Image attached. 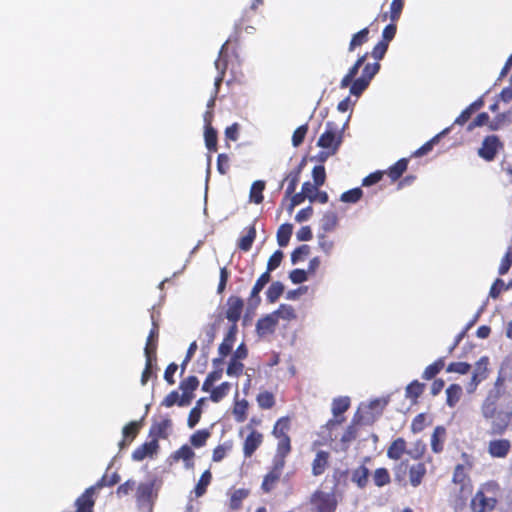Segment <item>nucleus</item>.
I'll list each match as a JSON object with an SVG mask.
<instances>
[{
	"instance_id": "bb28decb",
	"label": "nucleus",
	"mask_w": 512,
	"mask_h": 512,
	"mask_svg": "<svg viewBox=\"0 0 512 512\" xmlns=\"http://www.w3.org/2000/svg\"><path fill=\"white\" fill-rule=\"evenodd\" d=\"M446 436V430L443 426H437L431 437V448L433 452L440 453L443 450V442Z\"/></svg>"
},
{
	"instance_id": "6ab92c4d",
	"label": "nucleus",
	"mask_w": 512,
	"mask_h": 512,
	"mask_svg": "<svg viewBox=\"0 0 512 512\" xmlns=\"http://www.w3.org/2000/svg\"><path fill=\"white\" fill-rule=\"evenodd\" d=\"M337 501L333 494L319 493L317 508L319 512H335Z\"/></svg>"
},
{
	"instance_id": "13d9d810",
	"label": "nucleus",
	"mask_w": 512,
	"mask_h": 512,
	"mask_svg": "<svg viewBox=\"0 0 512 512\" xmlns=\"http://www.w3.org/2000/svg\"><path fill=\"white\" fill-rule=\"evenodd\" d=\"M230 169V157L221 153L217 157V170L221 175H226Z\"/></svg>"
},
{
	"instance_id": "a211bd4d",
	"label": "nucleus",
	"mask_w": 512,
	"mask_h": 512,
	"mask_svg": "<svg viewBox=\"0 0 512 512\" xmlns=\"http://www.w3.org/2000/svg\"><path fill=\"white\" fill-rule=\"evenodd\" d=\"M245 230L246 234L239 238L237 247L243 252H248L252 248L257 232L254 224L250 225Z\"/></svg>"
},
{
	"instance_id": "5fc2aeb1",
	"label": "nucleus",
	"mask_w": 512,
	"mask_h": 512,
	"mask_svg": "<svg viewBox=\"0 0 512 512\" xmlns=\"http://www.w3.org/2000/svg\"><path fill=\"white\" fill-rule=\"evenodd\" d=\"M310 253V247L306 244H303L296 249L293 250L291 253V262L293 264H296L297 262L303 260L306 256H308Z\"/></svg>"
},
{
	"instance_id": "412c9836",
	"label": "nucleus",
	"mask_w": 512,
	"mask_h": 512,
	"mask_svg": "<svg viewBox=\"0 0 512 512\" xmlns=\"http://www.w3.org/2000/svg\"><path fill=\"white\" fill-rule=\"evenodd\" d=\"M329 456V452L322 450L317 452L316 457L312 463V474L314 476H319L324 473L328 465Z\"/></svg>"
},
{
	"instance_id": "603ef678",
	"label": "nucleus",
	"mask_w": 512,
	"mask_h": 512,
	"mask_svg": "<svg viewBox=\"0 0 512 512\" xmlns=\"http://www.w3.org/2000/svg\"><path fill=\"white\" fill-rule=\"evenodd\" d=\"M308 132V125L304 124L295 129L292 135V144L294 147L300 146Z\"/></svg>"
},
{
	"instance_id": "09e8293b",
	"label": "nucleus",
	"mask_w": 512,
	"mask_h": 512,
	"mask_svg": "<svg viewBox=\"0 0 512 512\" xmlns=\"http://www.w3.org/2000/svg\"><path fill=\"white\" fill-rule=\"evenodd\" d=\"M489 122H490V116L488 115V113L486 112H481L479 113L474 119L473 121H471L469 124H468V127H467V130L468 131H472L474 130L476 127H481V126H484V125H487L489 127Z\"/></svg>"
},
{
	"instance_id": "b1692460",
	"label": "nucleus",
	"mask_w": 512,
	"mask_h": 512,
	"mask_svg": "<svg viewBox=\"0 0 512 512\" xmlns=\"http://www.w3.org/2000/svg\"><path fill=\"white\" fill-rule=\"evenodd\" d=\"M369 33V28L365 27L357 33L353 34L349 42L348 51L353 52L356 50V48L367 43L369 41Z\"/></svg>"
},
{
	"instance_id": "39448f33",
	"label": "nucleus",
	"mask_w": 512,
	"mask_h": 512,
	"mask_svg": "<svg viewBox=\"0 0 512 512\" xmlns=\"http://www.w3.org/2000/svg\"><path fill=\"white\" fill-rule=\"evenodd\" d=\"M503 149V143L498 135L491 134L484 137L478 148V156L487 162L493 161L498 152Z\"/></svg>"
},
{
	"instance_id": "7c9ffc66",
	"label": "nucleus",
	"mask_w": 512,
	"mask_h": 512,
	"mask_svg": "<svg viewBox=\"0 0 512 512\" xmlns=\"http://www.w3.org/2000/svg\"><path fill=\"white\" fill-rule=\"evenodd\" d=\"M426 473V467L423 463H418L409 468L410 483L417 487L420 485L423 476Z\"/></svg>"
},
{
	"instance_id": "72a5a7b5",
	"label": "nucleus",
	"mask_w": 512,
	"mask_h": 512,
	"mask_svg": "<svg viewBox=\"0 0 512 512\" xmlns=\"http://www.w3.org/2000/svg\"><path fill=\"white\" fill-rule=\"evenodd\" d=\"M461 394H462L461 386L458 385V384H451L446 389V395H447L446 403H447V405L449 407H454L458 403V401L460 400Z\"/></svg>"
},
{
	"instance_id": "8fccbe9b",
	"label": "nucleus",
	"mask_w": 512,
	"mask_h": 512,
	"mask_svg": "<svg viewBox=\"0 0 512 512\" xmlns=\"http://www.w3.org/2000/svg\"><path fill=\"white\" fill-rule=\"evenodd\" d=\"M512 266V246H510L505 255L503 256L501 263L498 268V273L500 275H505L508 273L509 269Z\"/></svg>"
},
{
	"instance_id": "de8ad7c7",
	"label": "nucleus",
	"mask_w": 512,
	"mask_h": 512,
	"mask_svg": "<svg viewBox=\"0 0 512 512\" xmlns=\"http://www.w3.org/2000/svg\"><path fill=\"white\" fill-rule=\"evenodd\" d=\"M445 131H443L442 133L434 136L432 139H430L429 141H427L425 144H423L420 148H418L414 153L413 155L415 157H421L423 155H426L427 153H429L433 146L438 143L439 139H440V136L442 134H444Z\"/></svg>"
},
{
	"instance_id": "680f3d73",
	"label": "nucleus",
	"mask_w": 512,
	"mask_h": 512,
	"mask_svg": "<svg viewBox=\"0 0 512 512\" xmlns=\"http://www.w3.org/2000/svg\"><path fill=\"white\" fill-rule=\"evenodd\" d=\"M199 385V380L196 376H189L188 378H186L185 380H183L181 383H180V389L183 391V392H191L193 393L194 390L197 389Z\"/></svg>"
},
{
	"instance_id": "49530a36",
	"label": "nucleus",
	"mask_w": 512,
	"mask_h": 512,
	"mask_svg": "<svg viewBox=\"0 0 512 512\" xmlns=\"http://www.w3.org/2000/svg\"><path fill=\"white\" fill-rule=\"evenodd\" d=\"M509 119L507 113H499L489 122V130L497 131L508 124Z\"/></svg>"
},
{
	"instance_id": "bf43d9fd",
	"label": "nucleus",
	"mask_w": 512,
	"mask_h": 512,
	"mask_svg": "<svg viewBox=\"0 0 512 512\" xmlns=\"http://www.w3.org/2000/svg\"><path fill=\"white\" fill-rule=\"evenodd\" d=\"M389 44L379 41L372 49L371 56L376 60V62H379L383 57L385 56L387 50H388Z\"/></svg>"
},
{
	"instance_id": "f257e3e1",
	"label": "nucleus",
	"mask_w": 512,
	"mask_h": 512,
	"mask_svg": "<svg viewBox=\"0 0 512 512\" xmlns=\"http://www.w3.org/2000/svg\"><path fill=\"white\" fill-rule=\"evenodd\" d=\"M367 57L368 53L359 56L340 81V87H350V93L354 96H360L380 70L379 62L365 63Z\"/></svg>"
},
{
	"instance_id": "4c0bfd02",
	"label": "nucleus",
	"mask_w": 512,
	"mask_h": 512,
	"mask_svg": "<svg viewBox=\"0 0 512 512\" xmlns=\"http://www.w3.org/2000/svg\"><path fill=\"white\" fill-rule=\"evenodd\" d=\"M424 388L425 384L414 380L405 389L406 397L416 400L423 393Z\"/></svg>"
},
{
	"instance_id": "f8f14e48",
	"label": "nucleus",
	"mask_w": 512,
	"mask_h": 512,
	"mask_svg": "<svg viewBox=\"0 0 512 512\" xmlns=\"http://www.w3.org/2000/svg\"><path fill=\"white\" fill-rule=\"evenodd\" d=\"M511 449V442L508 439L492 440L488 444V452L492 457L504 458Z\"/></svg>"
},
{
	"instance_id": "69168bd1",
	"label": "nucleus",
	"mask_w": 512,
	"mask_h": 512,
	"mask_svg": "<svg viewBox=\"0 0 512 512\" xmlns=\"http://www.w3.org/2000/svg\"><path fill=\"white\" fill-rule=\"evenodd\" d=\"M244 365L239 361V359L231 358L230 363L227 367V375L229 376H239L243 371Z\"/></svg>"
},
{
	"instance_id": "c9c22d12",
	"label": "nucleus",
	"mask_w": 512,
	"mask_h": 512,
	"mask_svg": "<svg viewBox=\"0 0 512 512\" xmlns=\"http://www.w3.org/2000/svg\"><path fill=\"white\" fill-rule=\"evenodd\" d=\"M211 479V472L209 470L204 471L194 489L196 497H201L206 493V489L210 484Z\"/></svg>"
},
{
	"instance_id": "1a4fd4ad",
	"label": "nucleus",
	"mask_w": 512,
	"mask_h": 512,
	"mask_svg": "<svg viewBox=\"0 0 512 512\" xmlns=\"http://www.w3.org/2000/svg\"><path fill=\"white\" fill-rule=\"evenodd\" d=\"M244 311V301L241 297L231 295L225 304V316L227 320H240Z\"/></svg>"
},
{
	"instance_id": "58836bf2",
	"label": "nucleus",
	"mask_w": 512,
	"mask_h": 512,
	"mask_svg": "<svg viewBox=\"0 0 512 512\" xmlns=\"http://www.w3.org/2000/svg\"><path fill=\"white\" fill-rule=\"evenodd\" d=\"M350 406V399L349 397H340L334 399L332 403V412L334 416L341 415L344 413Z\"/></svg>"
},
{
	"instance_id": "f3484780",
	"label": "nucleus",
	"mask_w": 512,
	"mask_h": 512,
	"mask_svg": "<svg viewBox=\"0 0 512 512\" xmlns=\"http://www.w3.org/2000/svg\"><path fill=\"white\" fill-rule=\"evenodd\" d=\"M380 415H377L374 410H368V405L360 407L354 415L353 422L363 425H371Z\"/></svg>"
},
{
	"instance_id": "6e6552de",
	"label": "nucleus",
	"mask_w": 512,
	"mask_h": 512,
	"mask_svg": "<svg viewBox=\"0 0 512 512\" xmlns=\"http://www.w3.org/2000/svg\"><path fill=\"white\" fill-rule=\"evenodd\" d=\"M489 358L486 356L481 357L475 364L471 381L467 385V392L473 393L479 383L485 380L488 376Z\"/></svg>"
},
{
	"instance_id": "dca6fc26",
	"label": "nucleus",
	"mask_w": 512,
	"mask_h": 512,
	"mask_svg": "<svg viewBox=\"0 0 512 512\" xmlns=\"http://www.w3.org/2000/svg\"><path fill=\"white\" fill-rule=\"evenodd\" d=\"M154 481L141 483L137 487V501L141 506L150 505L153 493Z\"/></svg>"
},
{
	"instance_id": "79ce46f5",
	"label": "nucleus",
	"mask_w": 512,
	"mask_h": 512,
	"mask_svg": "<svg viewBox=\"0 0 512 512\" xmlns=\"http://www.w3.org/2000/svg\"><path fill=\"white\" fill-rule=\"evenodd\" d=\"M373 481L376 486L383 487L390 483V475L386 468H378L373 474Z\"/></svg>"
},
{
	"instance_id": "20e7f679",
	"label": "nucleus",
	"mask_w": 512,
	"mask_h": 512,
	"mask_svg": "<svg viewBox=\"0 0 512 512\" xmlns=\"http://www.w3.org/2000/svg\"><path fill=\"white\" fill-rule=\"evenodd\" d=\"M484 418L491 421V435H503L509 427L512 429V396H505L503 407Z\"/></svg>"
},
{
	"instance_id": "4be33fe9",
	"label": "nucleus",
	"mask_w": 512,
	"mask_h": 512,
	"mask_svg": "<svg viewBox=\"0 0 512 512\" xmlns=\"http://www.w3.org/2000/svg\"><path fill=\"white\" fill-rule=\"evenodd\" d=\"M172 426V422L170 419L166 418L162 420L161 422H155L152 424L149 435L153 437L154 439L157 438H167V430L170 429Z\"/></svg>"
},
{
	"instance_id": "0eeeda50",
	"label": "nucleus",
	"mask_w": 512,
	"mask_h": 512,
	"mask_svg": "<svg viewBox=\"0 0 512 512\" xmlns=\"http://www.w3.org/2000/svg\"><path fill=\"white\" fill-rule=\"evenodd\" d=\"M270 274L268 272L262 273L259 278L256 280L248 300V307L245 311L243 320H249L252 318V310L257 307L261 301V298L259 296L262 289L265 287V285L270 281Z\"/></svg>"
},
{
	"instance_id": "c756f323",
	"label": "nucleus",
	"mask_w": 512,
	"mask_h": 512,
	"mask_svg": "<svg viewBox=\"0 0 512 512\" xmlns=\"http://www.w3.org/2000/svg\"><path fill=\"white\" fill-rule=\"evenodd\" d=\"M293 232V226L289 223H284L280 225V227L277 230V242L278 245L281 247H285L288 245L291 235Z\"/></svg>"
},
{
	"instance_id": "338daca9",
	"label": "nucleus",
	"mask_w": 512,
	"mask_h": 512,
	"mask_svg": "<svg viewBox=\"0 0 512 512\" xmlns=\"http://www.w3.org/2000/svg\"><path fill=\"white\" fill-rule=\"evenodd\" d=\"M222 369H216L208 374L206 380L203 383L202 390L208 392L213 383L222 377Z\"/></svg>"
},
{
	"instance_id": "4d7b16f0",
	"label": "nucleus",
	"mask_w": 512,
	"mask_h": 512,
	"mask_svg": "<svg viewBox=\"0 0 512 512\" xmlns=\"http://www.w3.org/2000/svg\"><path fill=\"white\" fill-rule=\"evenodd\" d=\"M279 479H280V476L278 474L274 473L273 471L269 472L264 477V480H263V483L261 486L262 490L266 493L270 492Z\"/></svg>"
},
{
	"instance_id": "e2e57ef3",
	"label": "nucleus",
	"mask_w": 512,
	"mask_h": 512,
	"mask_svg": "<svg viewBox=\"0 0 512 512\" xmlns=\"http://www.w3.org/2000/svg\"><path fill=\"white\" fill-rule=\"evenodd\" d=\"M471 369V365L466 362H453L447 367V372L467 374Z\"/></svg>"
},
{
	"instance_id": "a18cd8bd",
	"label": "nucleus",
	"mask_w": 512,
	"mask_h": 512,
	"mask_svg": "<svg viewBox=\"0 0 512 512\" xmlns=\"http://www.w3.org/2000/svg\"><path fill=\"white\" fill-rule=\"evenodd\" d=\"M230 387H231L230 383L223 382L221 385H219L218 387H216L215 389L212 390L210 399L213 402H219L222 398H224L228 394Z\"/></svg>"
},
{
	"instance_id": "5701e85b",
	"label": "nucleus",
	"mask_w": 512,
	"mask_h": 512,
	"mask_svg": "<svg viewBox=\"0 0 512 512\" xmlns=\"http://www.w3.org/2000/svg\"><path fill=\"white\" fill-rule=\"evenodd\" d=\"M93 492L94 487H90L76 500L77 512H92L94 501L91 498V495Z\"/></svg>"
},
{
	"instance_id": "f704fd0d",
	"label": "nucleus",
	"mask_w": 512,
	"mask_h": 512,
	"mask_svg": "<svg viewBox=\"0 0 512 512\" xmlns=\"http://www.w3.org/2000/svg\"><path fill=\"white\" fill-rule=\"evenodd\" d=\"M284 292V285L279 282H273L266 291V298L269 302H276Z\"/></svg>"
},
{
	"instance_id": "ddd939ff",
	"label": "nucleus",
	"mask_w": 512,
	"mask_h": 512,
	"mask_svg": "<svg viewBox=\"0 0 512 512\" xmlns=\"http://www.w3.org/2000/svg\"><path fill=\"white\" fill-rule=\"evenodd\" d=\"M302 164H299L297 167H295L293 170H291L286 177L284 178L283 182L281 183V187L283 186V183H287V187L285 190V199H288L292 194L295 192L297 185L300 180V174L302 171Z\"/></svg>"
},
{
	"instance_id": "2eb2a0df",
	"label": "nucleus",
	"mask_w": 512,
	"mask_h": 512,
	"mask_svg": "<svg viewBox=\"0 0 512 512\" xmlns=\"http://www.w3.org/2000/svg\"><path fill=\"white\" fill-rule=\"evenodd\" d=\"M158 440L153 439L150 442H146L138 447L132 454V458L135 461H142L147 456H152L158 449Z\"/></svg>"
},
{
	"instance_id": "aec40b11",
	"label": "nucleus",
	"mask_w": 512,
	"mask_h": 512,
	"mask_svg": "<svg viewBox=\"0 0 512 512\" xmlns=\"http://www.w3.org/2000/svg\"><path fill=\"white\" fill-rule=\"evenodd\" d=\"M261 442L262 434L257 431H252L244 442V455L246 457H251Z\"/></svg>"
},
{
	"instance_id": "e433bc0d",
	"label": "nucleus",
	"mask_w": 512,
	"mask_h": 512,
	"mask_svg": "<svg viewBox=\"0 0 512 512\" xmlns=\"http://www.w3.org/2000/svg\"><path fill=\"white\" fill-rule=\"evenodd\" d=\"M444 367V359L439 358L433 364L427 366L422 374L425 380L434 378Z\"/></svg>"
},
{
	"instance_id": "393cba45",
	"label": "nucleus",
	"mask_w": 512,
	"mask_h": 512,
	"mask_svg": "<svg viewBox=\"0 0 512 512\" xmlns=\"http://www.w3.org/2000/svg\"><path fill=\"white\" fill-rule=\"evenodd\" d=\"M407 167H408V159L401 158L395 164H393L391 167H389V169L386 171V173L389 176V178L391 179V181L394 182L401 178V176L407 170Z\"/></svg>"
},
{
	"instance_id": "9d476101",
	"label": "nucleus",
	"mask_w": 512,
	"mask_h": 512,
	"mask_svg": "<svg viewBox=\"0 0 512 512\" xmlns=\"http://www.w3.org/2000/svg\"><path fill=\"white\" fill-rule=\"evenodd\" d=\"M496 505L495 498H487L482 491H478L471 501V507L474 512H485L493 510Z\"/></svg>"
},
{
	"instance_id": "f03ea898",
	"label": "nucleus",
	"mask_w": 512,
	"mask_h": 512,
	"mask_svg": "<svg viewBox=\"0 0 512 512\" xmlns=\"http://www.w3.org/2000/svg\"><path fill=\"white\" fill-rule=\"evenodd\" d=\"M243 30H245V31H247L249 33H253L255 28L253 26L248 25L247 21L244 18H241L235 24L233 33L230 35L228 40L222 45V47L220 49L219 57L215 61V67H216V69L219 72L218 76L215 78V81H214V92H213V94H215V95H217L218 92H219L220 85H221V83L223 81V78H224V75H225V72H226V69H227L226 53H227V50L229 48V45L232 42H238L239 41Z\"/></svg>"
},
{
	"instance_id": "3c124183",
	"label": "nucleus",
	"mask_w": 512,
	"mask_h": 512,
	"mask_svg": "<svg viewBox=\"0 0 512 512\" xmlns=\"http://www.w3.org/2000/svg\"><path fill=\"white\" fill-rule=\"evenodd\" d=\"M283 257V252L281 250H276L268 259L267 270L265 272H268V274H270V272L278 268L282 262Z\"/></svg>"
},
{
	"instance_id": "052dcab7",
	"label": "nucleus",
	"mask_w": 512,
	"mask_h": 512,
	"mask_svg": "<svg viewBox=\"0 0 512 512\" xmlns=\"http://www.w3.org/2000/svg\"><path fill=\"white\" fill-rule=\"evenodd\" d=\"M313 181L316 186H322L326 180L325 167L323 165L315 166L312 170Z\"/></svg>"
},
{
	"instance_id": "473e14b6",
	"label": "nucleus",
	"mask_w": 512,
	"mask_h": 512,
	"mask_svg": "<svg viewBox=\"0 0 512 512\" xmlns=\"http://www.w3.org/2000/svg\"><path fill=\"white\" fill-rule=\"evenodd\" d=\"M368 477L369 470L367 467L362 465L353 471L352 481L355 482L357 486L362 489L366 487L368 483Z\"/></svg>"
},
{
	"instance_id": "6e6d98bb",
	"label": "nucleus",
	"mask_w": 512,
	"mask_h": 512,
	"mask_svg": "<svg viewBox=\"0 0 512 512\" xmlns=\"http://www.w3.org/2000/svg\"><path fill=\"white\" fill-rule=\"evenodd\" d=\"M508 288L509 285H506L502 279L497 278L490 288L489 296L493 299H497L500 294Z\"/></svg>"
},
{
	"instance_id": "0e129e2a",
	"label": "nucleus",
	"mask_w": 512,
	"mask_h": 512,
	"mask_svg": "<svg viewBox=\"0 0 512 512\" xmlns=\"http://www.w3.org/2000/svg\"><path fill=\"white\" fill-rule=\"evenodd\" d=\"M257 401L259 406L264 409L271 408L275 403L273 394L267 391L260 393L257 397Z\"/></svg>"
},
{
	"instance_id": "a19ab883",
	"label": "nucleus",
	"mask_w": 512,
	"mask_h": 512,
	"mask_svg": "<svg viewBox=\"0 0 512 512\" xmlns=\"http://www.w3.org/2000/svg\"><path fill=\"white\" fill-rule=\"evenodd\" d=\"M210 437V432L206 429L198 430L190 437V443L196 448H200L206 444L207 439Z\"/></svg>"
},
{
	"instance_id": "cd10ccee",
	"label": "nucleus",
	"mask_w": 512,
	"mask_h": 512,
	"mask_svg": "<svg viewBox=\"0 0 512 512\" xmlns=\"http://www.w3.org/2000/svg\"><path fill=\"white\" fill-rule=\"evenodd\" d=\"M406 442L403 438H397L392 442L387 451V456L390 459L398 460L403 453H406Z\"/></svg>"
},
{
	"instance_id": "423d86ee",
	"label": "nucleus",
	"mask_w": 512,
	"mask_h": 512,
	"mask_svg": "<svg viewBox=\"0 0 512 512\" xmlns=\"http://www.w3.org/2000/svg\"><path fill=\"white\" fill-rule=\"evenodd\" d=\"M505 396L512 395L506 393L505 390H498V388L490 389L481 406L483 417L491 416L494 410L503 407V399Z\"/></svg>"
},
{
	"instance_id": "774afa93",
	"label": "nucleus",
	"mask_w": 512,
	"mask_h": 512,
	"mask_svg": "<svg viewBox=\"0 0 512 512\" xmlns=\"http://www.w3.org/2000/svg\"><path fill=\"white\" fill-rule=\"evenodd\" d=\"M318 245L319 248L327 255H329L334 247L333 240L329 239L325 234H320L318 236Z\"/></svg>"
},
{
	"instance_id": "c03bdc74",
	"label": "nucleus",
	"mask_w": 512,
	"mask_h": 512,
	"mask_svg": "<svg viewBox=\"0 0 512 512\" xmlns=\"http://www.w3.org/2000/svg\"><path fill=\"white\" fill-rule=\"evenodd\" d=\"M249 490L247 489H237L231 495L230 507L232 509H239L241 507V502L248 497Z\"/></svg>"
},
{
	"instance_id": "c85d7f7f",
	"label": "nucleus",
	"mask_w": 512,
	"mask_h": 512,
	"mask_svg": "<svg viewBox=\"0 0 512 512\" xmlns=\"http://www.w3.org/2000/svg\"><path fill=\"white\" fill-rule=\"evenodd\" d=\"M265 185V181L263 180H257L252 183L249 194L251 202L255 204H260L263 202V191L265 190Z\"/></svg>"
},
{
	"instance_id": "ea45409f",
	"label": "nucleus",
	"mask_w": 512,
	"mask_h": 512,
	"mask_svg": "<svg viewBox=\"0 0 512 512\" xmlns=\"http://www.w3.org/2000/svg\"><path fill=\"white\" fill-rule=\"evenodd\" d=\"M290 420L288 417H282L280 418L273 429V434L275 437L282 439L284 436H288L286 434V431L289 429Z\"/></svg>"
},
{
	"instance_id": "37998d69",
	"label": "nucleus",
	"mask_w": 512,
	"mask_h": 512,
	"mask_svg": "<svg viewBox=\"0 0 512 512\" xmlns=\"http://www.w3.org/2000/svg\"><path fill=\"white\" fill-rule=\"evenodd\" d=\"M363 195L361 188H353L341 194L340 200L345 203H356Z\"/></svg>"
},
{
	"instance_id": "a878e982",
	"label": "nucleus",
	"mask_w": 512,
	"mask_h": 512,
	"mask_svg": "<svg viewBox=\"0 0 512 512\" xmlns=\"http://www.w3.org/2000/svg\"><path fill=\"white\" fill-rule=\"evenodd\" d=\"M195 456L194 451L192 448L188 445H183L180 449H178L174 454L173 458L175 460H184L185 461V467L187 469H191L194 466V463L192 462L193 457Z\"/></svg>"
},
{
	"instance_id": "864d4df0",
	"label": "nucleus",
	"mask_w": 512,
	"mask_h": 512,
	"mask_svg": "<svg viewBox=\"0 0 512 512\" xmlns=\"http://www.w3.org/2000/svg\"><path fill=\"white\" fill-rule=\"evenodd\" d=\"M404 7V1L403 0H392L390 5V20L392 22H397L398 19L401 16L402 10Z\"/></svg>"
},
{
	"instance_id": "4468645a",
	"label": "nucleus",
	"mask_w": 512,
	"mask_h": 512,
	"mask_svg": "<svg viewBox=\"0 0 512 512\" xmlns=\"http://www.w3.org/2000/svg\"><path fill=\"white\" fill-rule=\"evenodd\" d=\"M237 331V325L236 322H234L233 325H231V327L229 328L223 342L220 344L218 348L219 354L222 357L229 355L230 352L232 351L233 344L236 340Z\"/></svg>"
},
{
	"instance_id": "9b49d317",
	"label": "nucleus",
	"mask_w": 512,
	"mask_h": 512,
	"mask_svg": "<svg viewBox=\"0 0 512 512\" xmlns=\"http://www.w3.org/2000/svg\"><path fill=\"white\" fill-rule=\"evenodd\" d=\"M211 117H212V113L210 111H207L204 116V119L206 122L204 139H205V145H206L207 149L210 152H216L218 137H217V131L210 125Z\"/></svg>"
},
{
	"instance_id": "2f4dec72",
	"label": "nucleus",
	"mask_w": 512,
	"mask_h": 512,
	"mask_svg": "<svg viewBox=\"0 0 512 512\" xmlns=\"http://www.w3.org/2000/svg\"><path fill=\"white\" fill-rule=\"evenodd\" d=\"M338 225V216L334 211L326 212L321 218V228L324 232L333 231Z\"/></svg>"
},
{
	"instance_id": "7ed1b4c3",
	"label": "nucleus",
	"mask_w": 512,
	"mask_h": 512,
	"mask_svg": "<svg viewBox=\"0 0 512 512\" xmlns=\"http://www.w3.org/2000/svg\"><path fill=\"white\" fill-rule=\"evenodd\" d=\"M344 127H339L335 122L328 121L325 130L320 135L317 146L322 149L320 159L325 160L335 155L343 142Z\"/></svg>"
}]
</instances>
